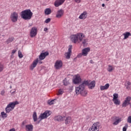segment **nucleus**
Returning a JSON list of instances; mask_svg holds the SVG:
<instances>
[{
	"mask_svg": "<svg viewBox=\"0 0 131 131\" xmlns=\"http://www.w3.org/2000/svg\"><path fill=\"white\" fill-rule=\"evenodd\" d=\"M33 15V13L31 12L30 9H26L20 13V17L24 20H30Z\"/></svg>",
	"mask_w": 131,
	"mask_h": 131,
	"instance_id": "nucleus-1",
	"label": "nucleus"
},
{
	"mask_svg": "<svg viewBox=\"0 0 131 131\" xmlns=\"http://www.w3.org/2000/svg\"><path fill=\"white\" fill-rule=\"evenodd\" d=\"M83 37H84V35L82 33H78L76 35H73L71 36V40L72 42L74 43H76L77 41H81L82 39H83Z\"/></svg>",
	"mask_w": 131,
	"mask_h": 131,
	"instance_id": "nucleus-2",
	"label": "nucleus"
},
{
	"mask_svg": "<svg viewBox=\"0 0 131 131\" xmlns=\"http://www.w3.org/2000/svg\"><path fill=\"white\" fill-rule=\"evenodd\" d=\"M83 37H84V35L82 33H78L76 35H73L71 36V40L72 42L74 43H76L77 41H81L82 39H83Z\"/></svg>",
	"mask_w": 131,
	"mask_h": 131,
	"instance_id": "nucleus-3",
	"label": "nucleus"
},
{
	"mask_svg": "<svg viewBox=\"0 0 131 131\" xmlns=\"http://www.w3.org/2000/svg\"><path fill=\"white\" fill-rule=\"evenodd\" d=\"M50 115H51V111H46L43 114H41L39 115L38 118H40V120H42V119H46V118H48Z\"/></svg>",
	"mask_w": 131,
	"mask_h": 131,
	"instance_id": "nucleus-4",
	"label": "nucleus"
},
{
	"mask_svg": "<svg viewBox=\"0 0 131 131\" xmlns=\"http://www.w3.org/2000/svg\"><path fill=\"white\" fill-rule=\"evenodd\" d=\"M36 34H37V29L36 27H34L31 30L30 36H31V37H35Z\"/></svg>",
	"mask_w": 131,
	"mask_h": 131,
	"instance_id": "nucleus-5",
	"label": "nucleus"
},
{
	"mask_svg": "<svg viewBox=\"0 0 131 131\" xmlns=\"http://www.w3.org/2000/svg\"><path fill=\"white\" fill-rule=\"evenodd\" d=\"M10 18L11 19V21H12L13 23L17 22L18 20V13L15 12L11 13Z\"/></svg>",
	"mask_w": 131,
	"mask_h": 131,
	"instance_id": "nucleus-6",
	"label": "nucleus"
},
{
	"mask_svg": "<svg viewBox=\"0 0 131 131\" xmlns=\"http://www.w3.org/2000/svg\"><path fill=\"white\" fill-rule=\"evenodd\" d=\"M73 82L74 84H78L81 82V78L79 75H75V78L73 79Z\"/></svg>",
	"mask_w": 131,
	"mask_h": 131,
	"instance_id": "nucleus-7",
	"label": "nucleus"
},
{
	"mask_svg": "<svg viewBox=\"0 0 131 131\" xmlns=\"http://www.w3.org/2000/svg\"><path fill=\"white\" fill-rule=\"evenodd\" d=\"M72 53V45H70L69 48L68 49V52H66L64 54L67 59H70V57H71Z\"/></svg>",
	"mask_w": 131,
	"mask_h": 131,
	"instance_id": "nucleus-8",
	"label": "nucleus"
},
{
	"mask_svg": "<svg viewBox=\"0 0 131 131\" xmlns=\"http://www.w3.org/2000/svg\"><path fill=\"white\" fill-rule=\"evenodd\" d=\"M37 64H38V58L36 59L33 61L32 64L31 65L30 67V70H33L35 67L37 66Z\"/></svg>",
	"mask_w": 131,
	"mask_h": 131,
	"instance_id": "nucleus-9",
	"label": "nucleus"
},
{
	"mask_svg": "<svg viewBox=\"0 0 131 131\" xmlns=\"http://www.w3.org/2000/svg\"><path fill=\"white\" fill-rule=\"evenodd\" d=\"M90 52H91V48L89 47L84 48L82 50V54L84 56H88V54H89Z\"/></svg>",
	"mask_w": 131,
	"mask_h": 131,
	"instance_id": "nucleus-10",
	"label": "nucleus"
},
{
	"mask_svg": "<svg viewBox=\"0 0 131 131\" xmlns=\"http://www.w3.org/2000/svg\"><path fill=\"white\" fill-rule=\"evenodd\" d=\"M82 91H84V89H83L82 86H80V85H79V86L76 87L75 88L76 95H79V94H81Z\"/></svg>",
	"mask_w": 131,
	"mask_h": 131,
	"instance_id": "nucleus-11",
	"label": "nucleus"
},
{
	"mask_svg": "<svg viewBox=\"0 0 131 131\" xmlns=\"http://www.w3.org/2000/svg\"><path fill=\"white\" fill-rule=\"evenodd\" d=\"M62 66H63V63L62 62V61L57 60L55 64V67L56 69H60V68H62Z\"/></svg>",
	"mask_w": 131,
	"mask_h": 131,
	"instance_id": "nucleus-12",
	"label": "nucleus"
},
{
	"mask_svg": "<svg viewBox=\"0 0 131 131\" xmlns=\"http://www.w3.org/2000/svg\"><path fill=\"white\" fill-rule=\"evenodd\" d=\"M114 120H116L113 123L114 125H117V124H118L120 122H121V121L122 120V119L121 118H119V117H116V116L114 117Z\"/></svg>",
	"mask_w": 131,
	"mask_h": 131,
	"instance_id": "nucleus-13",
	"label": "nucleus"
},
{
	"mask_svg": "<svg viewBox=\"0 0 131 131\" xmlns=\"http://www.w3.org/2000/svg\"><path fill=\"white\" fill-rule=\"evenodd\" d=\"M64 2H65V0H56L54 3V6L56 8H58L61 5H63Z\"/></svg>",
	"mask_w": 131,
	"mask_h": 131,
	"instance_id": "nucleus-14",
	"label": "nucleus"
},
{
	"mask_svg": "<svg viewBox=\"0 0 131 131\" xmlns=\"http://www.w3.org/2000/svg\"><path fill=\"white\" fill-rule=\"evenodd\" d=\"M47 56H49V52H45L44 53H41L40 55L39 56V60H44L46 58Z\"/></svg>",
	"mask_w": 131,
	"mask_h": 131,
	"instance_id": "nucleus-15",
	"label": "nucleus"
},
{
	"mask_svg": "<svg viewBox=\"0 0 131 131\" xmlns=\"http://www.w3.org/2000/svg\"><path fill=\"white\" fill-rule=\"evenodd\" d=\"M63 15H64V10H63V9H60L57 11V14L56 15V18H61V17H62V16H63Z\"/></svg>",
	"mask_w": 131,
	"mask_h": 131,
	"instance_id": "nucleus-16",
	"label": "nucleus"
},
{
	"mask_svg": "<svg viewBox=\"0 0 131 131\" xmlns=\"http://www.w3.org/2000/svg\"><path fill=\"white\" fill-rule=\"evenodd\" d=\"M130 100H131V97L129 96L125 98L124 102L122 104V107H126V106H127V102H130Z\"/></svg>",
	"mask_w": 131,
	"mask_h": 131,
	"instance_id": "nucleus-17",
	"label": "nucleus"
},
{
	"mask_svg": "<svg viewBox=\"0 0 131 131\" xmlns=\"http://www.w3.org/2000/svg\"><path fill=\"white\" fill-rule=\"evenodd\" d=\"M88 17V12L84 11L81 14V15L79 16V19H81L83 20H84L85 19H86Z\"/></svg>",
	"mask_w": 131,
	"mask_h": 131,
	"instance_id": "nucleus-18",
	"label": "nucleus"
},
{
	"mask_svg": "<svg viewBox=\"0 0 131 131\" xmlns=\"http://www.w3.org/2000/svg\"><path fill=\"white\" fill-rule=\"evenodd\" d=\"M85 85H88V86L91 85V84L90 82H89V80H85L81 84H80V86H81L84 90V88H85Z\"/></svg>",
	"mask_w": 131,
	"mask_h": 131,
	"instance_id": "nucleus-19",
	"label": "nucleus"
},
{
	"mask_svg": "<svg viewBox=\"0 0 131 131\" xmlns=\"http://www.w3.org/2000/svg\"><path fill=\"white\" fill-rule=\"evenodd\" d=\"M18 104H19V103L18 101H16L15 102L9 103L7 105H8V107L14 109V108H15V106H16V105H18Z\"/></svg>",
	"mask_w": 131,
	"mask_h": 131,
	"instance_id": "nucleus-20",
	"label": "nucleus"
},
{
	"mask_svg": "<svg viewBox=\"0 0 131 131\" xmlns=\"http://www.w3.org/2000/svg\"><path fill=\"white\" fill-rule=\"evenodd\" d=\"M65 119V116L62 117L61 116H56L54 118V120L57 121H63Z\"/></svg>",
	"mask_w": 131,
	"mask_h": 131,
	"instance_id": "nucleus-21",
	"label": "nucleus"
},
{
	"mask_svg": "<svg viewBox=\"0 0 131 131\" xmlns=\"http://www.w3.org/2000/svg\"><path fill=\"white\" fill-rule=\"evenodd\" d=\"M25 127H26V131H33V125L32 124L26 125Z\"/></svg>",
	"mask_w": 131,
	"mask_h": 131,
	"instance_id": "nucleus-22",
	"label": "nucleus"
},
{
	"mask_svg": "<svg viewBox=\"0 0 131 131\" xmlns=\"http://www.w3.org/2000/svg\"><path fill=\"white\" fill-rule=\"evenodd\" d=\"M109 86H110V84L109 83H106L104 86L101 85L100 90L105 91V90H108L109 89Z\"/></svg>",
	"mask_w": 131,
	"mask_h": 131,
	"instance_id": "nucleus-23",
	"label": "nucleus"
},
{
	"mask_svg": "<svg viewBox=\"0 0 131 131\" xmlns=\"http://www.w3.org/2000/svg\"><path fill=\"white\" fill-rule=\"evenodd\" d=\"M91 86H89V89L90 90H93L95 86H96V81L93 80L91 83H90Z\"/></svg>",
	"mask_w": 131,
	"mask_h": 131,
	"instance_id": "nucleus-24",
	"label": "nucleus"
},
{
	"mask_svg": "<svg viewBox=\"0 0 131 131\" xmlns=\"http://www.w3.org/2000/svg\"><path fill=\"white\" fill-rule=\"evenodd\" d=\"M65 123L66 124H69L71 122V117H67L65 119Z\"/></svg>",
	"mask_w": 131,
	"mask_h": 131,
	"instance_id": "nucleus-25",
	"label": "nucleus"
},
{
	"mask_svg": "<svg viewBox=\"0 0 131 131\" xmlns=\"http://www.w3.org/2000/svg\"><path fill=\"white\" fill-rule=\"evenodd\" d=\"M52 13V10L50 8H46L45 10V15H50Z\"/></svg>",
	"mask_w": 131,
	"mask_h": 131,
	"instance_id": "nucleus-26",
	"label": "nucleus"
},
{
	"mask_svg": "<svg viewBox=\"0 0 131 131\" xmlns=\"http://www.w3.org/2000/svg\"><path fill=\"white\" fill-rule=\"evenodd\" d=\"M124 35V37L123 39H126V38H128V36H130V33L129 32H126L125 33L123 34Z\"/></svg>",
	"mask_w": 131,
	"mask_h": 131,
	"instance_id": "nucleus-27",
	"label": "nucleus"
},
{
	"mask_svg": "<svg viewBox=\"0 0 131 131\" xmlns=\"http://www.w3.org/2000/svg\"><path fill=\"white\" fill-rule=\"evenodd\" d=\"M33 119L34 122H36V121H37V115L36 114V112H35L33 113Z\"/></svg>",
	"mask_w": 131,
	"mask_h": 131,
	"instance_id": "nucleus-28",
	"label": "nucleus"
},
{
	"mask_svg": "<svg viewBox=\"0 0 131 131\" xmlns=\"http://www.w3.org/2000/svg\"><path fill=\"white\" fill-rule=\"evenodd\" d=\"M92 126H94V127H96V128L99 130V128H100V122H96L94 123Z\"/></svg>",
	"mask_w": 131,
	"mask_h": 131,
	"instance_id": "nucleus-29",
	"label": "nucleus"
},
{
	"mask_svg": "<svg viewBox=\"0 0 131 131\" xmlns=\"http://www.w3.org/2000/svg\"><path fill=\"white\" fill-rule=\"evenodd\" d=\"M12 110L13 108H11L10 106H9V105H7L5 108V111L6 113H10V112H11V111H12Z\"/></svg>",
	"mask_w": 131,
	"mask_h": 131,
	"instance_id": "nucleus-30",
	"label": "nucleus"
},
{
	"mask_svg": "<svg viewBox=\"0 0 131 131\" xmlns=\"http://www.w3.org/2000/svg\"><path fill=\"white\" fill-rule=\"evenodd\" d=\"M63 83L66 86H67L68 84H69V80H67V78H65L63 80Z\"/></svg>",
	"mask_w": 131,
	"mask_h": 131,
	"instance_id": "nucleus-31",
	"label": "nucleus"
},
{
	"mask_svg": "<svg viewBox=\"0 0 131 131\" xmlns=\"http://www.w3.org/2000/svg\"><path fill=\"white\" fill-rule=\"evenodd\" d=\"M113 102L115 105H120V101L118 99L113 100Z\"/></svg>",
	"mask_w": 131,
	"mask_h": 131,
	"instance_id": "nucleus-32",
	"label": "nucleus"
},
{
	"mask_svg": "<svg viewBox=\"0 0 131 131\" xmlns=\"http://www.w3.org/2000/svg\"><path fill=\"white\" fill-rule=\"evenodd\" d=\"M88 131H99V129L97 128V127H94V126H92Z\"/></svg>",
	"mask_w": 131,
	"mask_h": 131,
	"instance_id": "nucleus-33",
	"label": "nucleus"
},
{
	"mask_svg": "<svg viewBox=\"0 0 131 131\" xmlns=\"http://www.w3.org/2000/svg\"><path fill=\"white\" fill-rule=\"evenodd\" d=\"M131 83L129 81H127L126 82L125 85V86H126V89L127 90H129V89H130V87L129 86V85H130Z\"/></svg>",
	"mask_w": 131,
	"mask_h": 131,
	"instance_id": "nucleus-34",
	"label": "nucleus"
},
{
	"mask_svg": "<svg viewBox=\"0 0 131 131\" xmlns=\"http://www.w3.org/2000/svg\"><path fill=\"white\" fill-rule=\"evenodd\" d=\"M1 116H2L3 118H7L8 117V114L5 113V112H1Z\"/></svg>",
	"mask_w": 131,
	"mask_h": 131,
	"instance_id": "nucleus-35",
	"label": "nucleus"
},
{
	"mask_svg": "<svg viewBox=\"0 0 131 131\" xmlns=\"http://www.w3.org/2000/svg\"><path fill=\"white\" fill-rule=\"evenodd\" d=\"M81 96H83V97H85L86 95H88V92L86 91H82L81 92Z\"/></svg>",
	"mask_w": 131,
	"mask_h": 131,
	"instance_id": "nucleus-36",
	"label": "nucleus"
},
{
	"mask_svg": "<svg viewBox=\"0 0 131 131\" xmlns=\"http://www.w3.org/2000/svg\"><path fill=\"white\" fill-rule=\"evenodd\" d=\"M13 40H14V37H11L7 40V43H10V42H12Z\"/></svg>",
	"mask_w": 131,
	"mask_h": 131,
	"instance_id": "nucleus-37",
	"label": "nucleus"
},
{
	"mask_svg": "<svg viewBox=\"0 0 131 131\" xmlns=\"http://www.w3.org/2000/svg\"><path fill=\"white\" fill-rule=\"evenodd\" d=\"M113 100H116L117 99H118V94L117 93H115L113 95Z\"/></svg>",
	"mask_w": 131,
	"mask_h": 131,
	"instance_id": "nucleus-38",
	"label": "nucleus"
},
{
	"mask_svg": "<svg viewBox=\"0 0 131 131\" xmlns=\"http://www.w3.org/2000/svg\"><path fill=\"white\" fill-rule=\"evenodd\" d=\"M18 57L19 58H23V54H22V52H21V51L19 50L18 52Z\"/></svg>",
	"mask_w": 131,
	"mask_h": 131,
	"instance_id": "nucleus-39",
	"label": "nucleus"
},
{
	"mask_svg": "<svg viewBox=\"0 0 131 131\" xmlns=\"http://www.w3.org/2000/svg\"><path fill=\"white\" fill-rule=\"evenodd\" d=\"M55 100H56V99L52 100L51 101L49 100L48 102V104L49 105H50V106H52V105H53L54 104V101H55Z\"/></svg>",
	"mask_w": 131,
	"mask_h": 131,
	"instance_id": "nucleus-40",
	"label": "nucleus"
},
{
	"mask_svg": "<svg viewBox=\"0 0 131 131\" xmlns=\"http://www.w3.org/2000/svg\"><path fill=\"white\" fill-rule=\"evenodd\" d=\"M127 127H128V125L127 124V123H126L125 124V126L123 127L122 130L126 131V130L127 129Z\"/></svg>",
	"mask_w": 131,
	"mask_h": 131,
	"instance_id": "nucleus-41",
	"label": "nucleus"
},
{
	"mask_svg": "<svg viewBox=\"0 0 131 131\" xmlns=\"http://www.w3.org/2000/svg\"><path fill=\"white\" fill-rule=\"evenodd\" d=\"M108 72H111L113 70V68L111 66H108Z\"/></svg>",
	"mask_w": 131,
	"mask_h": 131,
	"instance_id": "nucleus-42",
	"label": "nucleus"
},
{
	"mask_svg": "<svg viewBox=\"0 0 131 131\" xmlns=\"http://www.w3.org/2000/svg\"><path fill=\"white\" fill-rule=\"evenodd\" d=\"M4 70V65L0 63V72H2Z\"/></svg>",
	"mask_w": 131,
	"mask_h": 131,
	"instance_id": "nucleus-43",
	"label": "nucleus"
},
{
	"mask_svg": "<svg viewBox=\"0 0 131 131\" xmlns=\"http://www.w3.org/2000/svg\"><path fill=\"white\" fill-rule=\"evenodd\" d=\"M127 121L128 123H131V116H129L128 117Z\"/></svg>",
	"mask_w": 131,
	"mask_h": 131,
	"instance_id": "nucleus-44",
	"label": "nucleus"
},
{
	"mask_svg": "<svg viewBox=\"0 0 131 131\" xmlns=\"http://www.w3.org/2000/svg\"><path fill=\"white\" fill-rule=\"evenodd\" d=\"M50 22H51V18H48L47 19H46V20L45 21V23H50Z\"/></svg>",
	"mask_w": 131,
	"mask_h": 131,
	"instance_id": "nucleus-45",
	"label": "nucleus"
},
{
	"mask_svg": "<svg viewBox=\"0 0 131 131\" xmlns=\"http://www.w3.org/2000/svg\"><path fill=\"white\" fill-rule=\"evenodd\" d=\"M88 41V40L86 39H84L83 42H82V44L83 45V46H86V45H88V43H86V42Z\"/></svg>",
	"mask_w": 131,
	"mask_h": 131,
	"instance_id": "nucleus-46",
	"label": "nucleus"
},
{
	"mask_svg": "<svg viewBox=\"0 0 131 131\" xmlns=\"http://www.w3.org/2000/svg\"><path fill=\"white\" fill-rule=\"evenodd\" d=\"M63 93H64L63 92V91H62V90L59 89L58 91V95H63Z\"/></svg>",
	"mask_w": 131,
	"mask_h": 131,
	"instance_id": "nucleus-47",
	"label": "nucleus"
},
{
	"mask_svg": "<svg viewBox=\"0 0 131 131\" xmlns=\"http://www.w3.org/2000/svg\"><path fill=\"white\" fill-rule=\"evenodd\" d=\"M6 93V92L5 91V90H3L1 92V95L2 96H5V93Z\"/></svg>",
	"mask_w": 131,
	"mask_h": 131,
	"instance_id": "nucleus-48",
	"label": "nucleus"
},
{
	"mask_svg": "<svg viewBox=\"0 0 131 131\" xmlns=\"http://www.w3.org/2000/svg\"><path fill=\"white\" fill-rule=\"evenodd\" d=\"M83 54L82 53H79L78 55H77V58H81V57H82Z\"/></svg>",
	"mask_w": 131,
	"mask_h": 131,
	"instance_id": "nucleus-49",
	"label": "nucleus"
},
{
	"mask_svg": "<svg viewBox=\"0 0 131 131\" xmlns=\"http://www.w3.org/2000/svg\"><path fill=\"white\" fill-rule=\"evenodd\" d=\"M75 3H77L78 4H79L80 3L81 1L80 0H74Z\"/></svg>",
	"mask_w": 131,
	"mask_h": 131,
	"instance_id": "nucleus-50",
	"label": "nucleus"
},
{
	"mask_svg": "<svg viewBox=\"0 0 131 131\" xmlns=\"http://www.w3.org/2000/svg\"><path fill=\"white\" fill-rule=\"evenodd\" d=\"M16 52H17V50H13L12 51V54H15V53H16Z\"/></svg>",
	"mask_w": 131,
	"mask_h": 131,
	"instance_id": "nucleus-51",
	"label": "nucleus"
},
{
	"mask_svg": "<svg viewBox=\"0 0 131 131\" xmlns=\"http://www.w3.org/2000/svg\"><path fill=\"white\" fill-rule=\"evenodd\" d=\"M41 121V120H40H40L36 122V124H39V123H40Z\"/></svg>",
	"mask_w": 131,
	"mask_h": 131,
	"instance_id": "nucleus-52",
	"label": "nucleus"
},
{
	"mask_svg": "<svg viewBox=\"0 0 131 131\" xmlns=\"http://www.w3.org/2000/svg\"><path fill=\"white\" fill-rule=\"evenodd\" d=\"M90 63H91V64H94V61H93V60H90Z\"/></svg>",
	"mask_w": 131,
	"mask_h": 131,
	"instance_id": "nucleus-53",
	"label": "nucleus"
},
{
	"mask_svg": "<svg viewBox=\"0 0 131 131\" xmlns=\"http://www.w3.org/2000/svg\"><path fill=\"white\" fill-rule=\"evenodd\" d=\"M9 131H16V130L15 129V128H13L12 129H10Z\"/></svg>",
	"mask_w": 131,
	"mask_h": 131,
	"instance_id": "nucleus-54",
	"label": "nucleus"
},
{
	"mask_svg": "<svg viewBox=\"0 0 131 131\" xmlns=\"http://www.w3.org/2000/svg\"><path fill=\"white\" fill-rule=\"evenodd\" d=\"M38 63H39V64H42V61H41V60H38Z\"/></svg>",
	"mask_w": 131,
	"mask_h": 131,
	"instance_id": "nucleus-55",
	"label": "nucleus"
},
{
	"mask_svg": "<svg viewBox=\"0 0 131 131\" xmlns=\"http://www.w3.org/2000/svg\"><path fill=\"white\" fill-rule=\"evenodd\" d=\"M10 93H11V95H13V94H15V93H16V91H14V92H12V91H11Z\"/></svg>",
	"mask_w": 131,
	"mask_h": 131,
	"instance_id": "nucleus-56",
	"label": "nucleus"
},
{
	"mask_svg": "<svg viewBox=\"0 0 131 131\" xmlns=\"http://www.w3.org/2000/svg\"><path fill=\"white\" fill-rule=\"evenodd\" d=\"M48 29H47V28H44V31H48Z\"/></svg>",
	"mask_w": 131,
	"mask_h": 131,
	"instance_id": "nucleus-57",
	"label": "nucleus"
},
{
	"mask_svg": "<svg viewBox=\"0 0 131 131\" xmlns=\"http://www.w3.org/2000/svg\"><path fill=\"white\" fill-rule=\"evenodd\" d=\"M130 102H127V106H128V105H129V106L130 105Z\"/></svg>",
	"mask_w": 131,
	"mask_h": 131,
	"instance_id": "nucleus-58",
	"label": "nucleus"
},
{
	"mask_svg": "<svg viewBox=\"0 0 131 131\" xmlns=\"http://www.w3.org/2000/svg\"><path fill=\"white\" fill-rule=\"evenodd\" d=\"M102 7H105V4H102Z\"/></svg>",
	"mask_w": 131,
	"mask_h": 131,
	"instance_id": "nucleus-59",
	"label": "nucleus"
},
{
	"mask_svg": "<svg viewBox=\"0 0 131 131\" xmlns=\"http://www.w3.org/2000/svg\"><path fill=\"white\" fill-rule=\"evenodd\" d=\"M10 89H12V86H10Z\"/></svg>",
	"mask_w": 131,
	"mask_h": 131,
	"instance_id": "nucleus-60",
	"label": "nucleus"
},
{
	"mask_svg": "<svg viewBox=\"0 0 131 131\" xmlns=\"http://www.w3.org/2000/svg\"><path fill=\"white\" fill-rule=\"evenodd\" d=\"M106 2H109V0H105Z\"/></svg>",
	"mask_w": 131,
	"mask_h": 131,
	"instance_id": "nucleus-61",
	"label": "nucleus"
},
{
	"mask_svg": "<svg viewBox=\"0 0 131 131\" xmlns=\"http://www.w3.org/2000/svg\"><path fill=\"white\" fill-rule=\"evenodd\" d=\"M73 89L72 88L71 89V91H72Z\"/></svg>",
	"mask_w": 131,
	"mask_h": 131,
	"instance_id": "nucleus-62",
	"label": "nucleus"
},
{
	"mask_svg": "<svg viewBox=\"0 0 131 131\" xmlns=\"http://www.w3.org/2000/svg\"><path fill=\"white\" fill-rule=\"evenodd\" d=\"M23 124H24V121L23 122Z\"/></svg>",
	"mask_w": 131,
	"mask_h": 131,
	"instance_id": "nucleus-63",
	"label": "nucleus"
}]
</instances>
